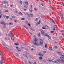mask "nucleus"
Returning a JSON list of instances; mask_svg holds the SVG:
<instances>
[{
	"label": "nucleus",
	"instance_id": "57",
	"mask_svg": "<svg viewBox=\"0 0 64 64\" xmlns=\"http://www.w3.org/2000/svg\"><path fill=\"white\" fill-rule=\"evenodd\" d=\"M0 55L1 56H2V54H1L0 53Z\"/></svg>",
	"mask_w": 64,
	"mask_h": 64
},
{
	"label": "nucleus",
	"instance_id": "15",
	"mask_svg": "<svg viewBox=\"0 0 64 64\" xmlns=\"http://www.w3.org/2000/svg\"><path fill=\"white\" fill-rule=\"evenodd\" d=\"M60 16L61 18H62V17H63V14H60Z\"/></svg>",
	"mask_w": 64,
	"mask_h": 64
},
{
	"label": "nucleus",
	"instance_id": "13",
	"mask_svg": "<svg viewBox=\"0 0 64 64\" xmlns=\"http://www.w3.org/2000/svg\"><path fill=\"white\" fill-rule=\"evenodd\" d=\"M17 12H18V11L16 10H15V11L14 12V13H15V14H17Z\"/></svg>",
	"mask_w": 64,
	"mask_h": 64
},
{
	"label": "nucleus",
	"instance_id": "33",
	"mask_svg": "<svg viewBox=\"0 0 64 64\" xmlns=\"http://www.w3.org/2000/svg\"><path fill=\"white\" fill-rule=\"evenodd\" d=\"M38 20V18H36L35 20H34V21H37Z\"/></svg>",
	"mask_w": 64,
	"mask_h": 64
},
{
	"label": "nucleus",
	"instance_id": "64",
	"mask_svg": "<svg viewBox=\"0 0 64 64\" xmlns=\"http://www.w3.org/2000/svg\"><path fill=\"white\" fill-rule=\"evenodd\" d=\"M62 63H64V60H62Z\"/></svg>",
	"mask_w": 64,
	"mask_h": 64
},
{
	"label": "nucleus",
	"instance_id": "31",
	"mask_svg": "<svg viewBox=\"0 0 64 64\" xmlns=\"http://www.w3.org/2000/svg\"><path fill=\"white\" fill-rule=\"evenodd\" d=\"M34 10L35 11H37V9H36V8H34Z\"/></svg>",
	"mask_w": 64,
	"mask_h": 64
},
{
	"label": "nucleus",
	"instance_id": "46",
	"mask_svg": "<svg viewBox=\"0 0 64 64\" xmlns=\"http://www.w3.org/2000/svg\"><path fill=\"white\" fill-rule=\"evenodd\" d=\"M12 18H15V16H12Z\"/></svg>",
	"mask_w": 64,
	"mask_h": 64
},
{
	"label": "nucleus",
	"instance_id": "59",
	"mask_svg": "<svg viewBox=\"0 0 64 64\" xmlns=\"http://www.w3.org/2000/svg\"><path fill=\"white\" fill-rule=\"evenodd\" d=\"M1 13V10H0V14Z\"/></svg>",
	"mask_w": 64,
	"mask_h": 64
},
{
	"label": "nucleus",
	"instance_id": "24",
	"mask_svg": "<svg viewBox=\"0 0 64 64\" xmlns=\"http://www.w3.org/2000/svg\"><path fill=\"white\" fill-rule=\"evenodd\" d=\"M20 4H22V1L20 0Z\"/></svg>",
	"mask_w": 64,
	"mask_h": 64
},
{
	"label": "nucleus",
	"instance_id": "48",
	"mask_svg": "<svg viewBox=\"0 0 64 64\" xmlns=\"http://www.w3.org/2000/svg\"><path fill=\"white\" fill-rule=\"evenodd\" d=\"M4 4H6V2L5 1L4 2Z\"/></svg>",
	"mask_w": 64,
	"mask_h": 64
},
{
	"label": "nucleus",
	"instance_id": "52",
	"mask_svg": "<svg viewBox=\"0 0 64 64\" xmlns=\"http://www.w3.org/2000/svg\"><path fill=\"white\" fill-rule=\"evenodd\" d=\"M2 17V14H1L0 16V18H1Z\"/></svg>",
	"mask_w": 64,
	"mask_h": 64
},
{
	"label": "nucleus",
	"instance_id": "39",
	"mask_svg": "<svg viewBox=\"0 0 64 64\" xmlns=\"http://www.w3.org/2000/svg\"><path fill=\"white\" fill-rule=\"evenodd\" d=\"M6 19H8L9 18V16H6Z\"/></svg>",
	"mask_w": 64,
	"mask_h": 64
},
{
	"label": "nucleus",
	"instance_id": "55",
	"mask_svg": "<svg viewBox=\"0 0 64 64\" xmlns=\"http://www.w3.org/2000/svg\"><path fill=\"white\" fill-rule=\"evenodd\" d=\"M24 11H26V9H24Z\"/></svg>",
	"mask_w": 64,
	"mask_h": 64
},
{
	"label": "nucleus",
	"instance_id": "60",
	"mask_svg": "<svg viewBox=\"0 0 64 64\" xmlns=\"http://www.w3.org/2000/svg\"><path fill=\"white\" fill-rule=\"evenodd\" d=\"M55 30H56L55 28H54L53 29V30H54V31H55Z\"/></svg>",
	"mask_w": 64,
	"mask_h": 64
},
{
	"label": "nucleus",
	"instance_id": "42",
	"mask_svg": "<svg viewBox=\"0 0 64 64\" xmlns=\"http://www.w3.org/2000/svg\"><path fill=\"white\" fill-rule=\"evenodd\" d=\"M56 60L58 62H60V60Z\"/></svg>",
	"mask_w": 64,
	"mask_h": 64
},
{
	"label": "nucleus",
	"instance_id": "40",
	"mask_svg": "<svg viewBox=\"0 0 64 64\" xmlns=\"http://www.w3.org/2000/svg\"><path fill=\"white\" fill-rule=\"evenodd\" d=\"M24 62H25V63H28L26 61V60H25L24 61Z\"/></svg>",
	"mask_w": 64,
	"mask_h": 64
},
{
	"label": "nucleus",
	"instance_id": "29",
	"mask_svg": "<svg viewBox=\"0 0 64 64\" xmlns=\"http://www.w3.org/2000/svg\"><path fill=\"white\" fill-rule=\"evenodd\" d=\"M54 48H55V49H57V46H56L54 47Z\"/></svg>",
	"mask_w": 64,
	"mask_h": 64
},
{
	"label": "nucleus",
	"instance_id": "44",
	"mask_svg": "<svg viewBox=\"0 0 64 64\" xmlns=\"http://www.w3.org/2000/svg\"><path fill=\"white\" fill-rule=\"evenodd\" d=\"M28 26H30V27H31V25H30V24L28 23Z\"/></svg>",
	"mask_w": 64,
	"mask_h": 64
},
{
	"label": "nucleus",
	"instance_id": "25",
	"mask_svg": "<svg viewBox=\"0 0 64 64\" xmlns=\"http://www.w3.org/2000/svg\"><path fill=\"white\" fill-rule=\"evenodd\" d=\"M58 54H59L60 55H61V54H62V53L60 52H58Z\"/></svg>",
	"mask_w": 64,
	"mask_h": 64
},
{
	"label": "nucleus",
	"instance_id": "2",
	"mask_svg": "<svg viewBox=\"0 0 64 64\" xmlns=\"http://www.w3.org/2000/svg\"><path fill=\"white\" fill-rule=\"evenodd\" d=\"M48 62H49L52 61V62H54V63L56 62V61L53 59H52L51 60H48Z\"/></svg>",
	"mask_w": 64,
	"mask_h": 64
},
{
	"label": "nucleus",
	"instance_id": "18",
	"mask_svg": "<svg viewBox=\"0 0 64 64\" xmlns=\"http://www.w3.org/2000/svg\"><path fill=\"white\" fill-rule=\"evenodd\" d=\"M23 54V55H25V56L26 57H27V58H28V57L27 56V54Z\"/></svg>",
	"mask_w": 64,
	"mask_h": 64
},
{
	"label": "nucleus",
	"instance_id": "1",
	"mask_svg": "<svg viewBox=\"0 0 64 64\" xmlns=\"http://www.w3.org/2000/svg\"><path fill=\"white\" fill-rule=\"evenodd\" d=\"M40 31H41V34H42V35H43L45 36H47V37H48V38L49 39H51V37H50V36H49V35L47 34L46 33L44 32V31L42 30H40Z\"/></svg>",
	"mask_w": 64,
	"mask_h": 64
},
{
	"label": "nucleus",
	"instance_id": "38",
	"mask_svg": "<svg viewBox=\"0 0 64 64\" xmlns=\"http://www.w3.org/2000/svg\"><path fill=\"white\" fill-rule=\"evenodd\" d=\"M24 28H26V29H28V28L27 27H26V26H24Z\"/></svg>",
	"mask_w": 64,
	"mask_h": 64
},
{
	"label": "nucleus",
	"instance_id": "23",
	"mask_svg": "<svg viewBox=\"0 0 64 64\" xmlns=\"http://www.w3.org/2000/svg\"><path fill=\"white\" fill-rule=\"evenodd\" d=\"M9 25H12L13 24L12 22H10L9 23Z\"/></svg>",
	"mask_w": 64,
	"mask_h": 64
},
{
	"label": "nucleus",
	"instance_id": "62",
	"mask_svg": "<svg viewBox=\"0 0 64 64\" xmlns=\"http://www.w3.org/2000/svg\"><path fill=\"white\" fill-rule=\"evenodd\" d=\"M29 56L30 57V58H31V56H30L29 55Z\"/></svg>",
	"mask_w": 64,
	"mask_h": 64
},
{
	"label": "nucleus",
	"instance_id": "5",
	"mask_svg": "<svg viewBox=\"0 0 64 64\" xmlns=\"http://www.w3.org/2000/svg\"><path fill=\"white\" fill-rule=\"evenodd\" d=\"M28 17H32L33 16V14H28Z\"/></svg>",
	"mask_w": 64,
	"mask_h": 64
},
{
	"label": "nucleus",
	"instance_id": "43",
	"mask_svg": "<svg viewBox=\"0 0 64 64\" xmlns=\"http://www.w3.org/2000/svg\"><path fill=\"white\" fill-rule=\"evenodd\" d=\"M14 21H15L16 23H17V21L16 20H14Z\"/></svg>",
	"mask_w": 64,
	"mask_h": 64
},
{
	"label": "nucleus",
	"instance_id": "10",
	"mask_svg": "<svg viewBox=\"0 0 64 64\" xmlns=\"http://www.w3.org/2000/svg\"><path fill=\"white\" fill-rule=\"evenodd\" d=\"M61 59H62V61H64V58L62 57H60Z\"/></svg>",
	"mask_w": 64,
	"mask_h": 64
},
{
	"label": "nucleus",
	"instance_id": "28",
	"mask_svg": "<svg viewBox=\"0 0 64 64\" xmlns=\"http://www.w3.org/2000/svg\"><path fill=\"white\" fill-rule=\"evenodd\" d=\"M19 14H20V15H23V14H22V13H21V12H19Z\"/></svg>",
	"mask_w": 64,
	"mask_h": 64
},
{
	"label": "nucleus",
	"instance_id": "7",
	"mask_svg": "<svg viewBox=\"0 0 64 64\" xmlns=\"http://www.w3.org/2000/svg\"><path fill=\"white\" fill-rule=\"evenodd\" d=\"M34 41H35L36 42H38V39L36 38H35L34 39Z\"/></svg>",
	"mask_w": 64,
	"mask_h": 64
},
{
	"label": "nucleus",
	"instance_id": "41",
	"mask_svg": "<svg viewBox=\"0 0 64 64\" xmlns=\"http://www.w3.org/2000/svg\"><path fill=\"white\" fill-rule=\"evenodd\" d=\"M43 53H46V51H44L43 52Z\"/></svg>",
	"mask_w": 64,
	"mask_h": 64
},
{
	"label": "nucleus",
	"instance_id": "49",
	"mask_svg": "<svg viewBox=\"0 0 64 64\" xmlns=\"http://www.w3.org/2000/svg\"><path fill=\"white\" fill-rule=\"evenodd\" d=\"M8 10H6L4 12H8Z\"/></svg>",
	"mask_w": 64,
	"mask_h": 64
},
{
	"label": "nucleus",
	"instance_id": "53",
	"mask_svg": "<svg viewBox=\"0 0 64 64\" xmlns=\"http://www.w3.org/2000/svg\"><path fill=\"white\" fill-rule=\"evenodd\" d=\"M10 20H13V19L12 18H10Z\"/></svg>",
	"mask_w": 64,
	"mask_h": 64
},
{
	"label": "nucleus",
	"instance_id": "11",
	"mask_svg": "<svg viewBox=\"0 0 64 64\" xmlns=\"http://www.w3.org/2000/svg\"><path fill=\"white\" fill-rule=\"evenodd\" d=\"M6 23L5 24L4 26V28H6Z\"/></svg>",
	"mask_w": 64,
	"mask_h": 64
},
{
	"label": "nucleus",
	"instance_id": "61",
	"mask_svg": "<svg viewBox=\"0 0 64 64\" xmlns=\"http://www.w3.org/2000/svg\"><path fill=\"white\" fill-rule=\"evenodd\" d=\"M29 33H30V34L32 35V33L30 32H29Z\"/></svg>",
	"mask_w": 64,
	"mask_h": 64
},
{
	"label": "nucleus",
	"instance_id": "50",
	"mask_svg": "<svg viewBox=\"0 0 64 64\" xmlns=\"http://www.w3.org/2000/svg\"><path fill=\"white\" fill-rule=\"evenodd\" d=\"M3 17H4V18H5V17H6V16L4 15L3 16Z\"/></svg>",
	"mask_w": 64,
	"mask_h": 64
},
{
	"label": "nucleus",
	"instance_id": "27",
	"mask_svg": "<svg viewBox=\"0 0 64 64\" xmlns=\"http://www.w3.org/2000/svg\"><path fill=\"white\" fill-rule=\"evenodd\" d=\"M21 50V49L20 48H19L18 49V51H20Z\"/></svg>",
	"mask_w": 64,
	"mask_h": 64
},
{
	"label": "nucleus",
	"instance_id": "56",
	"mask_svg": "<svg viewBox=\"0 0 64 64\" xmlns=\"http://www.w3.org/2000/svg\"><path fill=\"white\" fill-rule=\"evenodd\" d=\"M8 37H10V34H8Z\"/></svg>",
	"mask_w": 64,
	"mask_h": 64
},
{
	"label": "nucleus",
	"instance_id": "12",
	"mask_svg": "<svg viewBox=\"0 0 64 64\" xmlns=\"http://www.w3.org/2000/svg\"><path fill=\"white\" fill-rule=\"evenodd\" d=\"M25 4H26V5H28V2H27V1H26L24 2Z\"/></svg>",
	"mask_w": 64,
	"mask_h": 64
},
{
	"label": "nucleus",
	"instance_id": "16",
	"mask_svg": "<svg viewBox=\"0 0 64 64\" xmlns=\"http://www.w3.org/2000/svg\"><path fill=\"white\" fill-rule=\"evenodd\" d=\"M3 62V61L2 60L0 61V64H2V63Z\"/></svg>",
	"mask_w": 64,
	"mask_h": 64
},
{
	"label": "nucleus",
	"instance_id": "54",
	"mask_svg": "<svg viewBox=\"0 0 64 64\" xmlns=\"http://www.w3.org/2000/svg\"><path fill=\"white\" fill-rule=\"evenodd\" d=\"M40 33L38 34V35L39 36H40Z\"/></svg>",
	"mask_w": 64,
	"mask_h": 64
},
{
	"label": "nucleus",
	"instance_id": "47",
	"mask_svg": "<svg viewBox=\"0 0 64 64\" xmlns=\"http://www.w3.org/2000/svg\"><path fill=\"white\" fill-rule=\"evenodd\" d=\"M60 32H64V30H61L60 31Z\"/></svg>",
	"mask_w": 64,
	"mask_h": 64
},
{
	"label": "nucleus",
	"instance_id": "14",
	"mask_svg": "<svg viewBox=\"0 0 64 64\" xmlns=\"http://www.w3.org/2000/svg\"><path fill=\"white\" fill-rule=\"evenodd\" d=\"M1 24H5V22H0Z\"/></svg>",
	"mask_w": 64,
	"mask_h": 64
},
{
	"label": "nucleus",
	"instance_id": "17",
	"mask_svg": "<svg viewBox=\"0 0 64 64\" xmlns=\"http://www.w3.org/2000/svg\"><path fill=\"white\" fill-rule=\"evenodd\" d=\"M44 27H45L46 28H48V26H47L46 25H45L44 26Z\"/></svg>",
	"mask_w": 64,
	"mask_h": 64
},
{
	"label": "nucleus",
	"instance_id": "8",
	"mask_svg": "<svg viewBox=\"0 0 64 64\" xmlns=\"http://www.w3.org/2000/svg\"><path fill=\"white\" fill-rule=\"evenodd\" d=\"M2 44L3 45V47H4V48H6L7 49H8L7 47H6V46L4 44H3V43Z\"/></svg>",
	"mask_w": 64,
	"mask_h": 64
},
{
	"label": "nucleus",
	"instance_id": "32",
	"mask_svg": "<svg viewBox=\"0 0 64 64\" xmlns=\"http://www.w3.org/2000/svg\"><path fill=\"white\" fill-rule=\"evenodd\" d=\"M51 33H54V31H50Z\"/></svg>",
	"mask_w": 64,
	"mask_h": 64
},
{
	"label": "nucleus",
	"instance_id": "6",
	"mask_svg": "<svg viewBox=\"0 0 64 64\" xmlns=\"http://www.w3.org/2000/svg\"><path fill=\"white\" fill-rule=\"evenodd\" d=\"M34 44L35 45H36V46H39V44L36 42H34Z\"/></svg>",
	"mask_w": 64,
	"mask_h": 64
},
{
	"label": "nucleus",
	"instance_id": "19",
	"mask_svg": "<svg viewBox=\"0 0 64 64\" xmlns=\"http://www.w3.org/2000/svg\"><path fill=\"white\" fill-rule=\"evenodd\" d=\"M14 44V45H19V44L17 43H15Z\"/></svg>",
	"mask_w": 64,
	"mask_h": 64
},
{
	"label": "nucleus",
	"instance_id": "45",
	"mask_svg": "<svg viewBox=\"0 0 64 64\" xmlns=\"http://www.w3.org/2000/svg\"><path fill=\"white\" fill-rule=\"evenodd\" d=\"M47 47V45L46 44H45V47Z\"/></svg>",
	"mask_w": 64,
	"mask_h": 64
},
{
	"label": "nucleus",
	"instance_id": "22",
	"mask_svg": "<svg viewBox=\"0 0 64 64\" xmlns=\"http://www.w3.org/2000/svg\"><path fill=\"white\" fill-rule=\"evenodd\" d=\"M15 54L16 55V56H17V57H18V54L17 53H15Z\"/></svg>",
	"mask_w": 64,
	"mask_h": 64
},
{
	"label": "nucleus",
	"instance_id": "35",
	"mask_svg": "<svg viewBox=\"0 0 64 64\" xmlns=\"http://www.w3.org/2000/svg\"><path fill=\"white\" fill-rule=\"evenodd\" d=\"M52 22H53V23H54V24H55V22H54V20H52Z\"/></svg>",
	"mask_w": 64,
	"mask_h": 64
},
{
	"label": "nucleus",
	"instance_id": "21",
	"mask_svg": "<svg viewBox=\"0 0 64 64\" xmlns=\"http://www.w3.org/2000/svg\"><path fill=\"white\" fill-rule=\"evenodd\" d=\"M28 5L27 6H24V7H25V8H27L28 7Z\"/></svg>",
	"mask_w": 64,
	"mask_h": 64
},
{
	"label": "nucleus",
	"instance_id": "4",
	"mask_svg": "<svg viewBox=\"0 0 64 64\" xmlns=\"http://www.w3.org/2000/svg\"><path fill=\"white\" fill-rule=\"evenodd\" d=\"M10 35L12 36H11L10 37L11 38L12 40V37H14L13 36L14 35H13V34L11 33H10Z\"/></svg>",
	"mask_w": 64,
	"mask_h": 64
},
{
	"label": "nucleus",
	"instance_id": "30",
	"mask_svg": "<svg viewBox=\"0 0 64 64\" xmlns=\"http://www.w3.org/2000/svg\"><path fill=\"white\" fill-rule=\"evenodd\" d=\"M42 29H45V30H46V28L44 27H43L42 28Z\"/></svg>",
	"mask_w": 64,
	"mask_h": 64
},
{
	"label": "nucleus",
	"instance_id": "63",
	"mask_svg": "<svg viewBox=\"0 0 64 64\" xmlns=\"http://www.w3.org/2000/svg\"><path fill=\"white\" fill-rule=\"evenodd\" d=\"M25 50H28L26 48L24 49Z\"/></svg>",
	"mask_w": 64,
	"mask_h": 64
},
{
	"label": "nucleus",
	"instance_id": "34",
	"mask_svg": "<svg viewBox=\"0 0 64 64\" xmlns=\"http://www.w3.org/2000/svg\"><path fill=\"white\" fill-rule=\"evenodd\" d=\"M30 30H32V31H34V29H32V28H30Z\"/></svg>",
	"mask_w": 64,
	"mask_h": 64
},
{
	"label": "nucleus",
	"instance_id": "36",
	"mask_svg": "<svg viewBox=\"0 0 64 64\" xmlns=\"http://www.w3.org/2000/svg\"><path fill=\"white\" fill-rule=\"evenodd\" d=\"M22 20H25V18H22L21 19Z\"/></svg>",
	"mask_w": 64,
	"mask_h": 64
},
{
	"label": "nucleus",
	"instance_id": "26",
	"mask_svg": "<svg viewBox=\"0 0 64 64\" xmlns=\"http://www.w3.org/2000/svg\"><path fill=\"white\" fill-rule=\"evenodd\" d=\"M30 12H32V9L30 8Z\"/></svg>",
	"mask_w": 64,
	"mask_h": 64
},
{
	"label": "nucleus",
	"instance_id": "37",
	"mask_svg": "<svg viewBox=\"0 0 64 64\" xmlns=\"http://www.w3.org/2000/svg\"><path fill=\"white\" fill-rule=\"evenodd\" d=\"M26 24H28V22H27V21H26Z\"/></svg>",
	"mask_w": 64,
	"mask_h": 64
},
{
	"label": "nucleus",
	"instance_id": "3",
	"mask_svg": "<svg viewBox=\"0 0 64 64\" xmlns=\"http://www.w3.org/2000/svg\"><path fill=\"white\" fill-rule=\"evenodd\" d=\"M40 44L41 45H43V40L42 39L40 40Z\"/></svg>",
	"mask_w": 64,
	"mask_h": 64
},
{
	"label": "nucleus",
	"instance_id": "20",
	"mask_svg": "<svg viewBox=\"0 0 64 64\" xmlns=\"http://www.w3.org/2000/svg\"><path fill=\"white\" fill-rule=\"evenodd\" d=\"M39 58L40 60H42V57L41 56H39Z\"/></svg>",
	"mask_w": 64,
	"mask_h": 64
},
{
	"label": "nucleus",
	"instance_id": "58",
	"mask_svg": "<svg viewBox=\"0 0 64 64\" xmlns=\"http://www.w3.org/2000/svg\"><path fill=\"white\" fill-rule=\"evenodd\" d=\"M22 49H24V47H22Z\"/></svg>",
	"mask_w": 64,
	"mask_h": 64
},
{
	"label": "nucleus",
	"instance_id": "51",
	"mask_svg": "<svg viewBox=\"0 0 64 64\" xmlns=\"http://www.w3.org/2000/svg\"><path fill=\"white\" fill-rule=\"evenodd\" d=\"M29 63H30V64H31V62H29Z\"/></svg>",
	"mask_w": 64,
	"mask_h": 64
},
{
	"label": "nucleus",
	"instance_id": "9",
	"mask_svg": "<svg viewBox=\"0 0 64 64\" xmlns=\"http://www.w3.org/2000/svg\"><path fill=\"white\" fill-rule=\"evenodd\" d=\"M37 55H40V56H43V54H40V53H39L37 54Z\"/></svg>",
	"mask_w": 64,
	"mask_h": 64
}]
</instances>
